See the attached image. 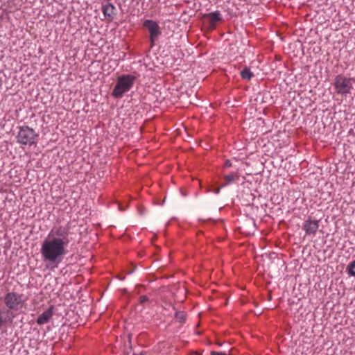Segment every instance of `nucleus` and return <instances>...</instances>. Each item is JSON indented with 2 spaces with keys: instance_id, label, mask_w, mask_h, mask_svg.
<instances>
[{
  "instance_id": "nucleus-16",
  "label": "nucleus",
  "mask_w": 355,
  "mask_h": 355,
  "mask_svg": "<svg viewBox=\"0 0 355 355\" xmlns=\"http://www.w3.org/2000/svg\"><path fill=\"white\" fill-rule=\"evenodd\" d=\"M149 300L148 297L146 295H142L139 297V303L141 304H144L145 302Z\"/></svg>"
},
{
  "instance_id": "nucleus-20",
  "label": "nucleus",
  "mask_w": 355,
  "mask_h": 355,
  "mask_svg": "<svg viewBox=\"0 0 355 355\" xmlns=\"http://www.w3.org/2000/svg\"><path fill=\"white\" fill-rule=\"evenodd\" d=\"M219 191H220V189H217L216 190L215 193H219Z\"/></svg>"
},
{
  "instance_id": "nucleus-5",
  "label": "nucleus",
  "mask_w": 355,
  "mask_h": 355,
  "mask_svg": "<svg viewBox=\"0 0 355 355\" xmlns=\"http://www.w3.org/2000/svg\"><path fill=\"white\" fill-rule=\"evenodd\" d=\"M16 137L17 143L25 146H33L37 144L38 135L35 131L27 126H21Z\"/></svg>"
},
{
  "instance_id": "nucleus-9",
  "label": "nucleus",
  "mask_w": 355,
  "mask_h": 355,
  "mask_svg": "<svg viewBox=\"0 0 355 355\" xmlns=\"http://www.w3.org/2000/svg\"><path fill=\"white\" fill-rule=\"evenodd\" d=\"M53 309L54 307L51 306L48 309L40 315L36 320L37 324L39 325H42L48 323L53 315Z\"/></svg>"
},
{
  "instance_id": "nucleus-21",
  "label": "nucleus",
  "mask_w": 355,
  "mask_h": 355,
  "mask_svg": "<svg viewBox=\"0 0 355 355\" xmlns=\"http://www.w3.org/2000/svg\"><path fill=\"white\" fill-rule=\"evenodd\" d=\"M172 307H173V310H175V306H172Z\"/></svg>"
},
{
  "instance_id": "nucleus-7",
  "label": "nucleus",
  "mask_w": 355,
  "mask_h": 355,
  "mask_svg": "<svg viewBox=\"0 0 355 355\" xmlns=\"http://www.w3.org/2000/svg\"><path fill=\"white\" fill-rule=\"evenodd\" d=\"M319 228V220L309 216L304 220L302 225V230L305 232L306 235L314 237Z\"/></svg>"
},
{
  "instance_id": "nucleus-1",
  "label": "nucleus",
  "mask_w": 355,
  "mask_h": 355,
  "mask_svg": "<svg viewBox=\"0 0 355 355\" xmlns=\"http://www.w3.org/2000/svg\"><path fill=\"white\" fill-rule=\"evenodd\" d=\"M68 225L54 226L42 243L40 252L42 260L51 269L55 268L67 253L70 243Z\"/></svg>"
},
{
  "instance_id": "nucleus-19",
  "label": "nucleus",
  "mask_w": 355,
  "mask_h": 355,
  "mask_svg": "<svg viewBox=\"0 0 355 355\" xmlns=\"http://www.w3.org/2000/svg\"><path fill=\"white\" fill-rule=\"evenodd\" d=\"M146 353L145 352H140L139 354L134 353L133 355H146Z\"/></svg>"
},
{
  "instance_id": "nucleus-18",
  "label": "nucleus",
  "mask_w": 355,
  "mask_h": 355,
  "mask_svg": "<svg viewBox=\"0 0 355 355\" xmlns=\"http://www.w3.org/2000/svg\"><path fill=\"white\" fill-rule=\"evenodd\" d=\"M224 166H225V168H230V167H231V166H232V162H231V161H230V160H229V159H227V160L225 162V163H224Z\"/></svg>"
},
{
  "instance_id": "nucleus-3",
  "label": "nucleus",
  "mask_w": 355,
  "mask_h": 355,
  "mask_svg": "<svg viewBox=\"0 0 355 355\" xmlns=\"http://www.w3.org/2000/svg\"><path fill=\"white\" fill-rule=\"evenodd\" d=\"M136 77L132 74L119 76L112 90V96L115 98H121L134 86Z\"/></svg>"
},
{
  "instance_id": "nucleus-14",
  "label": "nucleus",
  "mask_w": 355,
  "mask_h": 355,
  "mask_svg": "<svg viewBox=\"0 0 355 355\" xmlns=\"http://www.w3.org/2000/svg\"><path fill=\"white\" fill-rule=\"evenodd\" d=\"M175 320L180 323H184L187 319V314L184 311H175Z\"/></svg>"
},
{
  "instance_id": "nucleus-8",
  "label": "nucleus",
  "mask_w": 355,
  "mask_h": 355,
  "mask_svg": "<svg viewBox=\"0 0 355 355\" xmlns=\"http://www.w3.org/2000/svg\"><path fill=\"white\" fill-rule=\"evenodd\" d=\"M101 10L105 18L109 21H112L116 15V7L110 1L102 3Z\"/></svg>"
},
{
  "instance_id": "nucleus-4",
  "label": "nucleus",
  "mask_w": 355,
  "mask_h": 355,
  "mask_svg": "<svg viewBox=\"0 0 355 355\" xmlns=\"http://www.w3.org/2000/svg\"><path fill=\"white\" fill-rule=\"evenodd\" d=\"M353 83H355L353 78H347L342 74L337 75L334 83L335 92L338 94L347 96L353 89Z\"/></svg>"
},
{
  "instance_id": "nucleus-12",
  "label": "nucleus",
  "mask_w": 355,
  "mask_h": 355,
  "mask_svg": "<svg viewBox=\"0 0 355 355\" xmlns=\"http://www.w3.org/2000/svg\"><path fill=\"white\" fill-rule=\"evenodd\" d=\"M223 178L225 182L223 184V187H225L232 182L238 180L239 179V175L238 173H232L230 174L224 175Z\"/></svg>"
},
{
  "instance_id": "nucleus-2",
  "label": "nucleus",
  "mask_w": 355,
  "mask_h": 355,
  "mask_svg": "<svg viewBox=\"0 0 355 355\" xmlns=\"http://www.w3.org/2000/svg\"><path fill=\"white\" fill-rule=\"evenodd\" d=\"M6 309L4 311L12 317L13 320L15 317V312H20L25 308L26 298L21 293L15 291L7 292L3 297L1 298Z\"/></svg>"
},
{
  "instance_id": "nucleus-13",
  "label": "nucleus",
  "mask_w": 355,
  "mask_h": 355,
  "mask_svg": "<svg viewBox=\"0 0 355 355\" xmlns=\"http://www.w3.org/2000/svg\"><path fill=\"white\" fill-rule=\"evenodd\" d=\"M241 76L243 80H250L254 76V74L250 71V68L245 67L241 71Z\"/></svg>"
},
{
  "instance_id": "nucleus-17",
  "label": "nucleus",
  "mask_w": 355,
  "mask_h": 355,
  "mask_svg": "<svg viewBox=\"0 0 355 355\" xmlns=\"http://www.w3.org/2000/svg\"><path fill=\"white\" fill-rule=\"evenodd\" d=\"M211 355H229V354L225 352L212 351V352H211Z\"/></svg>"
},
{
  "instance_id": "nucleus-11",
  "label": "nucleus",
  "mask_w": 355,
  "mask_h": 355,
  "mask_svg": "<svg viewBox=\"0 0 355 355\" xmlns=\"http://www.w3.org/2000/svg\"><path fill=\"white\" fill-rule=\"evenodd\" d=\"M12 319L9 316L3 309H0V329L8 322H12Z\"/></svg>"
},
{
  "instance_id": "nucleus-15",
  "label": "nucleus",
  "mask_w": 355,
  "mask_h": 355,
  "mask_svg": "<svg viewBox=\"0 0 355 355\" xmlns=\"http://www.w3.org/2000/svg\"><path fill=\"white\" fill-rule=\"evenodd\" d=\"M347 272L349 276L355 277V260L348 264Z\"/></svg>"
},
{
  "instance_id": "nucleus-6",
  "label": "nucleus",
  "mask_w": 355,
  "mask_h": 355,
  "mask_svg": "<svg viewBox=\"0 0 355 355\" xmlns=\"http://www.w3.org/2000/svg\"><path fill=\"white\" fill-rule=\"evenodd\" d=\"M143 27L149 32V41L152 48L155 46V41L162 35L161 28L158 23L152 19H146L143 23Z\"/></svg>"
},
{
  "instance_id": "nucleus-10",
  "label": "nucleus",
  "mask_w": 355,
  "mask_h": 355,
  "mask_svg": "<svg viewBox=\"0 0 355 355\" xmlns=\"http://www.w3.org/2000/svg\"><path fill=\"white\" fill-rule=\"evenodd\" d=\"M204 17L209 19L210 23V26L212 28L216 27V24L217 22L221 21L223 20L220 11H215L213 12H209L208 14H205Z\"/></svg>"
}]
</instances>
